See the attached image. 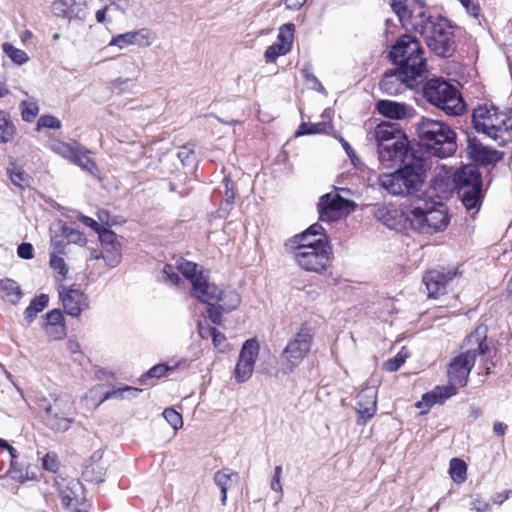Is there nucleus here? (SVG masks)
I'll return each mask as SVG.
<instances>
[{
  "mask_svg": "<svg viewBox=\"0 0 512 512\" xmlns=\"http://www.w3.org/2000/svg\"><path fill=\"white\" fill-rule=\"evenodd\" d=\"M430 125L439 126V128H451L450 125L442 120L421 116L414 128H428Z\"/></svg>",
  "mask_w": 512,
  "mask_h": 512,
  "instance_id": "864d4df0",
  "label": "nucleus"
},
{
  "mask_svg": "<svg viewBox=\"0 0 512 512\" xmlns=\"http://www.w3.org/2000/svg\"><path fill=\"white\" fill-rule=\"evenodd\" d=\"M233 477L238 478V473L233 472L228 468L219 470L214 474V478H213L214 483L219 487V489L221 491L222 505H226L227 491L232 483Z\"/></svg>",
  "mask_w": 512,
  "mask_h": 512,
  "instance_id": "c85d7f7f",
  "label": "nucleus"
},
{
  "mask_svg": "<svg viewBox=\"0 0 512 512\" xmlns=\"http://www.w3.org/2000/svg\"><path fill=\"white\" fill-rule=\"evenodd\" d=\"M163 416L166 421L175 429L178 430L183 426V419L179 412L173 408H166L163 411Z\"/></svg>",
  "mask_w": 512,
  "mask_h": 512,
  "instance_id": "09e8293b",
  "label": "nucleus"
},
{
  "mask_svg": "<svg viewBox=\"0 0 512 512\" xmlns=\"http://www.w3.org/2000/svg\"><path fill=\"white\" fill-rule=\"evenodd\" d=\"M453 182L464 207L478 212L484 198L482 174L475 164H466L453 174Z\"/></svg>",
  "mask_w": 512,
  "mask_h": 512,
  "instance_id": "1a4fd4ad",
  "label": "nucleus"
},
{
  "mask_svg": "<svg viewBox=\"0 0 512 512\" xmlns=\"http://www.w3.org/2000/svg\"><path fill=\"white\" fill-rule=\"evenodd\" d=\"M499 125L501 128H512V108L502 110Z\"/></svg>",
  "mask_w": 512,
  "mask_h": 512,
  "instance_id": "338daca9",
  "label": "nucleus"
},
{
  "mask_svg": "<svg viewBox=\"0 0 512 512\" xmlns=\"http://www.w3.org/2000/svg\"><path fill=\"white\" fill-rule=\"evenodd\" d=\"M472 508L476 512H489L490 505L488 502L482 500L480 497H475L472 501Z\"/></svg>",
  "mask_w": 512,
  "mask_h": 512,
  "instance_id": "774afa93",
  "label": "nucleus"
},
{
  "mask_svg": "<svg viewBox=\"0 0 512 512\" xmlns=\"http://www.w3.org/2000/svg\"><path fill=\"white\" fill-rule=\"evenodd\" d=\"M78 146L79 144H77L76 142L66 143L57 139H51L49 141V148L56 154L60 155L61 157L69 161L72 160Z\"/></svg>",
  "mask_w": 512,
  "mask_h": 512,
  "instance_id": "72a5a7b5",
  "label": "nucleus"
},
{
  "mask_svg": "<svg viewBox=\"0 0 512 512\" xmlns=\"http://www.w3.org/2000/svg\"><path fill=\"white\" fill-rule=\"evenodd\" d=\"M467 465L458 458H453L450 461L449 473L452 480L456 483H462L466 480Z\"/></svg>",
  "mask_w": 512,
  "mask_h": 512,
  "instance_id": "58836bf2",
  "label": "nucleus"
},
{
  "mask_svg": "<svg viewBox=\"0 0 512 512\" xmlns=\"http://www.w3.org/2000/svg\"><path fill=\"white\" fill-rule=\"evenodd\" d=\"M49 297L46 294H40L31 300L29 306L24 311V318L27 323H32L37 314L43 311L48 305Z\"/></svg>",
  "mask_w": 512,
  "mask_h": 512,
  "instance_id": "7c9ffc66",
  "label": "nucleus"
},
{
  "mask_svg": "<svg viewBox=\"0 0 512 512\" xmlns=\"http://www.w3.org/2000/svg\"><path fill=\"white\" fill-rule=\"evenodd\" d=\"M147 35L148 31L146 29L117 34L111 38L109 46H117L120 49L134 44L138 46H149L150 42Z\"/></svg>",
  "mask_w": 512,
  "mask_h": 512,
  "instance_id": "b1692460",
  "label": "nucleus"
},
{
  "mask_svg": "<svg viewBox=\"0 0 512 512\" xmlns=\"http://www.w3.org/2000/svg\"><path fill=\"white\" fill-rule=\"evenodd\" d=\"M403 130H375L378 142V159L385 168H394L407 164L410 158H421L409 148L407 136Z\"/></svg>",
  "mask_w": 512,
  "mask_h": 512,
  "instance_id": "0eeeda50",
  "label": "nucleus"
},
{
  "mask_svg": "<svg viewBox=\"0 0 512 512\" xmlns=\"http://www.w3.org/2000/svg\"><path fill=\"white\" fill-rule=\"evenodd\" d=\"M294 33L295 25L292 22L284 23L279 28L277 43L283 44V47H287L291 50L293 46Z\"/></svg>",
  "mask_w": 512,
  "mask_h": 512,
  "instance_id": "ea45409f",
  "label": "nucleus"
},
{
  "mask_svg": "<svg viewBox=\"0 0 512 512\" xmlns=\"http://www.w3.org/2000/svg\"><path fill=\"white\" fill-rule=\"evenodd\" d=\"M0 294L3 300L12 305L19 303L23 297V292L19 284L10 278H6L0 281Z\"/></svg>",
  "mask_w": 512,
  "mask_h": 512,
  "instance_id": "bb28decb",
  "label": "nucleus"
},
{
  "mask_svg": "<svg viewBox=\"0 0 512 512\" xmlns=\"http://www.w3.org/2000/svg\"><path fill=\"white\" fill-rule=\"evenodd\" d=\"M383 54L393 65L384 72L379 82L384 94L396 96L405 89L415 90L429 73L424 48L411 33L401 35Z\"/></svg>",
  "mask_w": 512,
  "mask_h": 512,
  "instance_id": "f257e3e1",
  "label": "nucleus"
},
{
  "mask_svg": "<svg viewBox=\"0 0 512 512\" xmlns=\"http://www.w3.org/2000/svg\"><path fill=\"white\" fill-rule=\"evenodd\" d=\"M62 236L67 240L68 243H75L80 245H84L86 243V238L82 232L75 230L67 225L62 226Z\"/></svg>",
  "mask_w": 512,
  "mask_h": 512,
  "instance_id": "de8ad7c7",
  "label": "nucleus"
},
{
  "mask_svg": "<svg viewBox=\"0 0 512 512\" xmlns=\"http://www.w3.org/2000/svg\"><path fill=\"white\" fill-rule=\"evenodd\" d=\"M314 334L307 326H302L287 343L281 354V371L292 373L311 350Z\"/></svg>",
  "mask_w": 512,
  "mask_h": 512,
  "instance_id": "9b49d317",
  "label": "nucleus"
},
{
  "mask_svg": "<svg viewBox=\"0 0 512 512\" xmlns=\"http://www.w3.org/2000/svg\"><path fill=\"white\" fill-rule=\"evenodd\" d=\"M375 110L384 118L392 120L411 119L417 114L413 106L387 99L377 100Z\"/></svg>",
  "mask_w": 512,
  "mask_h": 512,
  "instance_id": "a211bd4d",
  "label": "nucleus"
},
{
  "mask_svg": "<svg viewBox=\"0 0 512 512\" xmlns=\"http://www.w3.org/2000/svg\"><path fill=\"white\" fill-rule=\"evenodd\" d=\"M44 325H65L64 317L59 309H53L46 314Z\"/></svg>",
  "mask_w": 512,
  "mask_h": 512,
  "instance_id": "680f3d73",
  "label": "nucleus"
},
{
  "mask_svg": "<svg viewBox=\"0 0 512 512\" xmlns=\"http://www.w3.org/2000/svg\"><path fill=\"white\" fill-rule=\"evenodd\" d=\"M458 385L450 384L443 387H436L430 393L423 395V401L427 406H432L435 403H443L446 399L455 395Z\"/></svg>",
  "mask_w": 512,
  "mask_h": 512,
  "instance_id": "cd10ccee",
  "label": "nucleus"
},
{
  "mask_svg": "<svg viewBox=\"0 0 512 512\" xmlns=\"http://www.w3.org/2000/svg\"><path fill=\"white\" fill-rule=\"evenodd\" d=\"M377 409V390L375 387L366 386L357 395L356 411L359 414L358 425H364L371 419Z\"/></svg>",
  "mask_w": 512,
  "mask_h": 512,
  "instance_id": "aec40b11",
  "label": "nucleus"
},
{
  "mask_svg": "<svg viewBox=\"0 0 512 512\" xmlns=\"http://www.w3.org/2000/svg\"><path fill=\"white\" fill-rule=\"evenodd\" d=\"M62 304L66 313L70 316L77 317L89 306L87 296L78 289H68L65 293L60 292Z\"/></svg>",
  "mask_w": 512,
  "mask_h": 512,
  "instance_id": "5701e85b",
  "label": "nucleus"
},
{
  "mask_svg": "<svg viewBox=\"0 0 512 512\" xmlns=\"http://www.w3.org/2000/svg\"><path fill=\"white\" fill-rule=\"evenodd\" d=\"M306 236V241L304 243H314L318 238L316 237H312L309 235V233H301V234H298V235H295L294 237L290 238L286 243H285V247L287 249V251H292L294 249V245H298V244H302V237H305Z\"/></svg>",
  "mask_w": 512,
  "mask_h": 512,
  "instance_id": "4d7b16f0",
  "label": "nucleus"
},
{
  "mask_svg": "<svg viewBox=\"0 0 512 512\" xmlns=\"http://www.w3.org/2000/svg\"><path fill=\"white\" fill-rule=\"evenodd\" d=\"M35 128H62L61 121L50 114L41 115Z\"/></svg>",
  "mask_w": 512,
  "mask_h": 512,
  "instance_id": "3c124183",
  "label": "nucleus"
},
{
  "mask_svg": "<svg viewBox=\"0 0 512 512\" xmlns=\"http://www.w3.org/2000/svg\"><path fill=\"white\" fill-rule=\"evenodd\" d=\"M354 208L355 203L353 201L345 199L339 193L332 191L321 196L319 200V219L326 222L336 221Z\"/></svg>",
  "mask_w": 512,
  "mask_h": 512,
  "instance_id": "ddd939ff",
  "label": "nucleus"
},
{
  "mask_svg": "<svg viewBox=\"0 0 512 512\" xmlns=\"http://www.w3.org/2000/svg\"><path fill=\"white\" fill-rule=\"evenodd\" d=\"M334 111L331 108H327L321 114L322 121L318 123H307L302 121L297 128H333L331 117Z\"/></svg>",
  "mask_w": 512,
  "mask_h": 512,
  "instance_id": "49530a36",
  "label": "nucleus"
},
{
  "mask_svg": "<svg viewBox=\"0 0 512 512\" xmlns=\"http://www.w3.org/2000/svg\"><path fill=\"white\" fill-rule=\"evenodd\" d=\"M50 266L55 271H57L62 277H65L68 272V268L66 266V263H65L63 257H61L58 254H51Z\"/></svg>",
  "mask_w": 512,
  "mask_h": 512,
  "instance_id": "5fc2aeb1",
  "label": "nucleus"
},
{
  "mask_svg": "<svg viewBox=\"0 0 512 512\" xmlns=\"http://www.w3.org/2000/svg\"><path fill=\"white\" fill-rule=\"evenodd\" d=\"M103 249L110 253V250L119 251L121 245L115 232L107 228H101L98 232Z\"/></svg>",
  "mask_w": 512,
  "mask_h": 512,
  "instance_id": "e433bc0d",
  "label": "nucleus"
},
{
  "mask_svg": "<svg viewBox=\"0 0 512 512\" xmlns=\"http://www.w3.org/2000/svg\"><path fill=\"white\" fill-rule=\"evenodd\" d=\"M502 110L495 104L478 105L471 113V128H501L499 125Z\"/></svg>",
  "mask_w": 512,
  "mask_h": 512,
  "instance_id": "6ab92c4d",
  "label": "nucleus"
},
{
  "mask_svg": "<svg viewBox=\"0 0 512 512\" xmlns=\"http://www.w3.org/2000/svg\"><path fill=\"white\" fill-rule=\"evenodd\" d=\"M17 254L20 258L29 260L33 258V246L30 243H21L17 248Z\"/></svg>",
  "mask_w": 512,
  "mask_h": 512,
  "instance_id": "69168bd1",
  "label": "nucleus"
},
{
  "mask_svg": "<svg viewBox=\"0 0 512 512\" xmlns=\"http://www.w3.org/2000/svg\"><path fill=\"white\" fill-rule=\"evenodd\" d=\"M52 13L56 17L68 19V1L67 0H55L51 5Z\"/></svg>",
  "mask_w": 512,
  "mask_h": 512,
  "instance_id": "6e6d98bb",
  "label": "nucleus"
},
{
  "mask_svg": "<svg viewBox=\"0 0 512 512\" xmlns=\"http://www.w3.org/2000/svg\"><path fill=\"white\" fill-rule=\"evenodd\" d=\"M413 31L419 34L427 48L435 56L448 59L457 51L456 35L453 30L458 25L446 16H433L428 9L417 13Z\"/></svg>",
  "mask_w": 512,
  "mask_h": 512,
  "instance_id": "f03ea898",
  "label": "nucleus"
},
{
  "mask_svg": "<svg viewBox=\"0 0 512 512\" xmlns=\"http://www.w3.org/2000/svg\"><path fill=\"white\" fill-rule=\"evenodd\" d=\"M68 1V20L86 18L87 0H67Z\"/></svg>",
  "mask_w": 512,
  "mask_h": 512,
  "instance_id": "a19ab883",
  "label": "nucleus"
},
{
  "mask_svg": "<svg viewBox=\"0 0 512 512\" xmlns=\"http://www.w3.org/2000/svg\"><path fill=\"white\" fill-rule=\"evenodd\" d=\"M88 153L89 151L86 148L79 145L75 155L73 156L70 162L91 174H95V172L97 171V166L93 162V160L88 156Z\"/></svg>",
  "mask_w": 512,
  "mask_h": 512,
  "instance_id": "473e14b6",
  "label": "nucleus"
},
{
  "mask_svg": "<svg viewBox=\"0 0 512 512\" xmlns=\"http://www.w3.org/2000/svg\"><path fill=\"white\" fill-rule=\"evenodd\" d=\"M44 330L53 340H60L66 335L65 325H44Z\"/></svg>",
  "mask_w": 512,
  "mask_h": 512,
  "instance_id": "13d9d810",
  "label": "nucleus"
},
{
  "mask_svg": "<svg viewBox=\"0 0 512 512\" xmlns=\"http://www.w3.org/2000/svg\"><path fill=\"white\" fill-rule=\"evenodd\" d=\"M466 12L473 18H478L480 15V6L476 0H459Z\"/></svg>",
  "mask_w": 512,
  "mask_h": 512,
  "instance_id": "052dcab7",
  "label": "nucleus"
},
{
  "mask_svg": "<svg viewBox=\"0 0 512 512\" xmlns=\"http://www.w3.org/2000/svg\"><path fill=\"white\" fill-rule=\"evenodd\" d=\"M220 290L217 285L209 282L207 275L200 276L192 285V295L207 305L219 302Z\"/></svg>",
  "mask_w": 512,
  "mask_h": 512,
  "instance_id": "4be33fe9",
  "label": "nucleus"
},
{
  "mask_svg": "<svg viewBox=\"0 0 512 512\" xmlns=\"http://www.w3.org/2000/svg\"><path fill=\"white\" fill-rule=\"evenodd\" d=\"M409 0H390V7L397 16L401 26L406 30L413 29L416 22L417 13L410 9Z\"/></svg>",
  "mask_w": 512,
  "mask_h": 512,
  "instance_id": "393cba45",
  "label": "nucleus"
},
{
  "mask_svg": "<svg viewBox=\"0 0 512 512\" xmlns=\"http://www.w3.org/2000/svg\"><path fill=\"white\" fill-rule=\"evenodd\" d=\"M424 173L423 158H410L407 164L399 166L393 173L380 175L378 184L391 195L407 196L421 188Z\"/></svg>",
  "mask_w": 512,
  "mask_h": 512,
  "instance_id": "39448f33",
  "label": "nucleus"
},
{
  "mask_svg": "<svg viewBox=\"0 0 512 512\" xmlns=\"http://www.w3.org/2000/svg\"><path fill=\"white\" fill-rule=\"evenodd\" d=\"M225 182V203L227 206H232L235 199V193L233 190V183L230 179L226 178L224 179Z\"/></svg>",
  "mask_w": 512,
  "mask_h": 512,
  "instance_id": "0e129e2a",
  "label": "nucleus"
},
{
  "mask_svg": "<svg viewBox=\"0 0 512 512\" xmlns=\"http://www.w3.org/2000/svg\"><path fill=\"white\" fill-rule=\"evenodd\" d=\"M2 51L5 55L16 65L21 66L29 61V57L24 50L15 47L10 42H4L2 45Z\"/></svg>",
  "mask_w": 512,
  "mask_h": 512,
  "instance_id": "c9c22d12",
  "label": "nucleus"
},
{
  "mask_svg": "<svg viewBox=\"0 0 512 512\" xmlns=\"http://www.w3.org/2000/svg\"><path fill=\"white\" fill-rule=\"evenodd\" d=\"M406 357V354L399 352L393 358H390L383 363V369L387 372H396L403 365Z\"/></svg>",
  "mask_w": 512,
  "mask_h": 512,
  "instance_id": "8fccbe9b",
  "label": "nucleus"
},
{
  "mask_svg": "<svg viewBox=\"0 0 512 512\" xmlns=\"http://www.w3.org/2000/svg\"><path fill=\"white\" fill-rule=\"evenodd\" d=\"M422 97L447 116H461L468 106L458 88L444 78H430L420 87Z\"/></svg>",
  "mask_w": 512,
  "mask_h": 512,
  "instance_id": "20e7f679",
  "label": "nucleus"
},
{
  "mask_svg": "<svg viewBox=\"0 0 512 512\" xmlns=\"http://www.w3.org/2000/svg\"><path fill=\"white\" fill-rule=\"evenodd\" d=\"M22 120L25 122H32L39 113V106L36 101L23 100L19 105Z\"/></svg>",
  "mask_w": 512,
  "mask_h": 512,
  "instance_id": "37998d69",
  "label": "nucleus"
},
{
  "mask_svg": "<svg viewBox=\"0 0 512 512\" xmlns=\"http://www.w3.org/2000/svg\"><path fill=\"white\" fill-rule=\"evenodd\" d=\"M7 174L13 185L23 189L29 186V176L25 173L22 167L18 166L15 162H10L7 167Z\"/></svg>",
  "mask_w": 512,
  "mask_h": 512,
  "instance_id": "f704fd0d",
  "label": "nucleus"
},
{
  "mask_svg": "<svg viewBox=\"0 0 512 512\" xmlns=\"http://www.w3.org/2000/svg\"><path fill=\"white\" fill-rule=\"evenodd\" d=\"M101 257L108 266L115 267L120 262L121 250H119V251L110 250V253H108L106 250H104Z\"/></svg>",
  "mask_w": 512,
  "mask_h": 512,
  "instance_id": "e2e57ef3",
  "label": "nucleus"
},
{
  "mask_svg": "<svg viewBox=\"0 0 512 512\" xmlns=\"http://www.w3.org/2000/svg\"><path fill=\"white\" fill-rule=\"evenodd\" d=\"M7 476H9L12 480L20 483L30 479L28 468L17 460L11 461L10 468L7 471Z\"/></svg>",
  "mask_w": 512,
  "mask_h": 512,
  "instance_id": "79ce46f5",
  "label": "nucleus"
},
{
  "mask_svg": "<svg viewBox=\"0 0 512 512\" xmlns=\"http://www.w3.org/2000/svg\"><path fill=\"white\" fill-rule=\"evenodd\" d=\"M456 276V271L430 270L423 276L429 298H438L444 295L447 286Z\"/></svg>",
  "mask_w": 512,
  "mask_h": 512,
  "instance_id": "f3484780",
  "label": "nucleus"
},
{
  "mask_svg": "<svg viewBox=\"0 0 512 512\" xmlns=\"http://www.w3.org/2000/svg\"><path fill=\"white\" fill-rule=\"evenodd\" d=\"M179 365H180V362L176 363L175 365H172V366H169L167 364H162V363L157 364V365L151 367L145 374H143L139 378L138 381L140 384H145V381L147 379H151V378L159 379V378L165 376L169 371L174 370Z\"/></svg>",
  "mask_w": 512,
  "mask_h": 512,
  "instance_id": "4c0bfd02",
  "label": "nucleus"
},
{
  "mask_svg": "<svg viewBox=\"0 0 512 512\" xmlns=\"http://www.w3.org/2000/svg\"><path fill=\"white\" fill-rule=\"evenodd\" d=\"M290 51L291 50L287 47H283V44L275 42L266 48L264 52V59L267 63H273L278 57L286 55Z\"/></svg>",
  "mask_w": 512,
  "mask_h": 512,
  "instance_id": "c03bdc74",
  "label": "nucleus"
},
{
  "mask_svg": "<svg viewBox=\"0 0 512 512\" xmlns=\"http://www.w3.org/2000/svg\"><path fill=\"white\" fill-rule=\"evenodd\" d=\"M107 463L103 460V451L96 450L85 464L82 476L86 481L100 483L104 481Z\"/></svg>",
  "mask_w": 512,
  "mask_h": 512,
  "instance_id": "412c9836",
  "label": "nucleus"
},
{
  "mask_svg": "<svg viewBox=\"0 0 512 512\" xmlns=\"http://www.w3.org/2000/svg\"><path fill=\"white\" fill-rule=\"evenodd\" d=\"M302 244L294 245L289 251L297 265L305 271L321 274L329 267L333 251L325 238H318L313 244L304 243L306 236L302 237Z\"/></svg>",
  "mask_w": 512,
  "mask_h": 512,
  "instance_id": "9d476101",
  "label": "nucleus"
},
{
  "mask_svg": "<svg viewBox=\"0 0 512 512\" xmlns=\"http://www.w3.org/2000/svg\"><path fill=\"white\" fill-rule=\"evenodd\" d=\"M259 349L256 339H248L242 345L234 370V379L237 383H244L251 378Z\"/></svg>",
  "mask_w": 512,
  "mask_h": 512,
  "instance_id": "4468645a",
  "label": "nucleus"
},
{
  "mask_svg": "<svg viewBox=\"0 0 512 512\" xmlns=\"http://www.w3.org/2000/svg\"><path fill=\"white\" fill-rule=\"evenodd\" d=\"M175 269L182 273V275L188 279L193 285L196 279H200V276H204L202 270H198V265L194 262L179 258L176 260L175 267L171 264H165L162 269V281L171 285H177L181 278Z\"/></svg>",
  "mask_w": 512,
  "mask_h": 512,
  "instance_id": "dca6fc26",
  "label": "nucleus"
},
{
  "mask_svg": "<svg viewBox=\"0 0 512 512\" xmlns=\"http://www.w3.org/2000/svg\"><path fill=\"white\" fill-rule=\"evenodd\" d=\"M36 405L43 414L44 424L55 432H65L75 421L74 401L67 394H49L37 397Z\"/></svg>",
  "mask_w": 512,
  "mask_h": 512,
  "instance_id": "423d86ee",
  "label": "nucleus"
},
{
  "mask_svg": "<svg viewBox=\"0 0 512 512\" xmlns=\"http://www.w3.org/2000/svg\"><path fill=\"white\" fill-rule=\"evenodd\" d=\"M498 142L499 146H505L512 141V130H476Z\"/></svg>",
  "mask_w": 512,
  "mask_h": 512,
  "instance_id": "a18cd8bd",
  "label": "nucleus"
},
{
  "mask_svg": "<svg viewBox=\"0 0 512 512\" xmlns=\"http://www.w3.org/2000/svg\"><path fill=\"white\" fill-rule=\"evenodd\" d=\"M413 229L421 233L444 230L450 221L447 207L440 202L419 199L407 216Z\"/></svg>",
  "mask_w": 512,
  "mask_h": 512,
  "instance_id": "6e6552de",
  "label": "nucleus"
},
{
  "mask_svg": "<svg viewBox=\"0 0 512 512\" xmlns=\"http://www.w3.org/2000/svg\"><path fill=\"white\" fill-rule=\"evenodd\" d=\"M467 141L468 157L476 164V166H494L503 160V152L484 145L480 140L475 137H471L469 133H467Z\"/></svg>",
  "mask_w": 512,
  "mask_h": 512,
  "instance_id": "2eb2a0df",
  "label": "nucleus"
},
{
  "mask_svg": "<svg viewBox=\"0 0 512 512\" xmlns=\"http://www.w3.org/2000/svg\"><path fill=\"white\" fill-rule=\"evenodd\" d=\"M487 327L480 325L466 337L463 348L466 350L455 357L448 367V380L450 384L463 387L468 381L472 367L477 356L484 355L488 350Z\"/></svg>",
  "mask_w": 512,
  "mask_h": 512,
  "instance_id": "7ed1b4c3",
  "label": "nucleus"
},
{
  "mask_svg": "<svg viewBox=\"0 0 512 512\" xmlns=\"http://www.w3.org/2000/svg\"><path fill=\"white\" fill-rule=\"evenodd\" d=\"M241 303V297L237 293V291L233 289H227V290H220L219 295V302H216V304H219L222 308V310L225 313H229L233 310H236Z\"/></svg>",
  "mask_w": 512,
  "mask_h": 512,
  "instance_id": "c756f323",
  "label": "nucleus"
},
{
  "mask_svg": "<svg viewBox=\"0 0 512 512\" xmlns=\"http://www.w3.org/2000/svg\"><path fill=\"white\" fill-rule=\"evenodd\" d=\"M66 489L60 491L61 504L67 510L72 512H85L83 503L76 494V490L81 487L78 481H72L69 483Z\"/></svg>",
  "mask_w": 512,
  "mask_h": 512,
  "instance_id": "a878e982",
  "label": "nucleus"
},
{
  "mask_svg": "<svg viewBox=\"0 0 512 512\" xmlns=\"http://www.w3.org/2000/svg\"><path fill=\"white\" fill-rule=\"evenodd\" d=\"M211 338H212L214 347L216 349H218L220 352H224L225 349L227 348L226 336L222 332H220L216 329V330L212 331Z\"/></svg>",
  "mask_w": 512,
  "mask_h": 512,
  "instance_id": "bf43d9fd",
  "label": "nucleus"
},
{
  "mask_svg": "<svg viewBox=\"0 0 512 512\" xmlns=\"http://www.w3.org/2000/svg\"><path fill=\"white\" fill-rule=\"evenodd\" d=\"M207 306L206 312L210 321L215 325H220L222 323V314L225 313L221 306L216 303Z\"/></svg>",
  "mask_w": 512,
  "mask_h": 512,
  "instance_id": "603ef678",
  "label": "nucleus"
},
{
  "mask_svg": "<svg viewBox=\"0 0 512 512\" xmlns=\"http://www.w3.org/2000/svg\"><path fill=\"white\" fill-rule=\"evenodd\" d=\"M419 136L425 142L428 153L438 158H447L456 152L455 130H424Z\"/></svg>",
  "mask_w": 512,
  "mask_h": 512,
  "instance_id": "f8f14e48",
  "label": "nucleus"
},
{
  "mask_svg": "<svg viewBox=\"0 0 512 512\" xmlns=\"http://www.w3.org/2000/svg\"><path fill=\"white\" fill-rule=\"evenodd\" d=\"M141 392H142L141 389L135 388L132 386L113 388L105 393V395H104L103 399L100 401V403H102L108 399H119V400L134 399Z\"/></svg>",
  "mask_w": 512,
  "mask_h": 512,
  "instance_id": "2f4dec72",
  "label": "nucleus"
}]
</instances>
